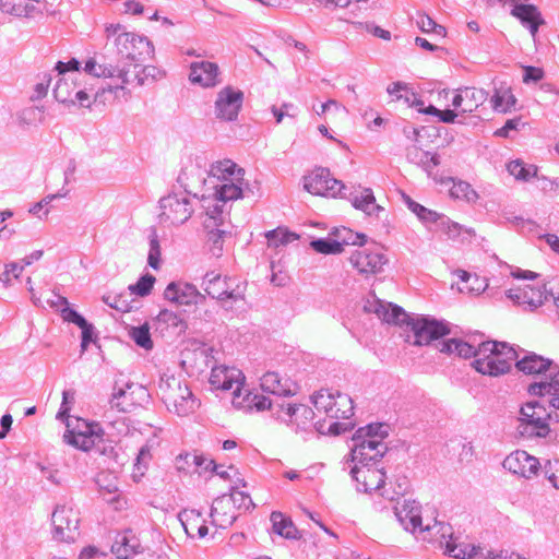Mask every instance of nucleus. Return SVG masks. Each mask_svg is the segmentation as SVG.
<instances>
[{
    "instance_id": "1",
    "label": "nucleus",
    "mask_w": 559,
    "mask_h": 559,
    "mask_svg": "<svg viewBox=\"0 0 559 559\" xmlns=\"http://www.w3.org/2000/svg\"><path fill=\"white\" fill-rule=\"evenodd\" d=\"M84 71L95 78L114 80V84L109 85V92L122 97L129 95L135 87L154 81L156 74L160 73L155 67H142L135 62L115 67L102 55L90 57L85 61Z\"/></svg>"
},
{
    "instance_id": "2",
    "label": "nucleus",
    "mask_w": 559,
    "mask_h": 559,
    "mask_svg": "<svg viewBox=\"0 0 559 559\" xmlns=\"http://www.w3.org/2000/svg\"><path fill=\"white\" fill-rule=\"evenodd\" d=\"M396 515L404 527L423 540L431 542L435 533L441 537L450 534V524L437 521L436 511L423 510L414 500H404L396 507Z\"/></svg>"
},
{
    "instance_id": "3",
    "label": "nucleus",
    "mask_w": 559,
    "mask_h": 559,
    "mask_svg": "<svg viewBox=\"0 0 559 559\" xmlns=\"http://www.w3.org/2000/svg\"><path fill=\"white\" fill-rule=\"evenodd\" d=\"M516 359L515 349L508 343L487 341L478 345L472 366L483 376L499 377L508 373Z\"/></svg>"
},
{
    "instance_id": "4",
    "label": "nucleus",
    "mask_w": 559,
    "mask_h": 559,
    "mask_svg": "<svg viewBox=\"0 0 559 559\" xmlns=\"http://www.w3.org/2000/svg\"><path fill=\"white\" fill-rule=\"evenodd\" d=\"M312 403L318 414L325 415L332 420L328 428L330 433L340 435L349 428L348 424L340 421L354 415V404L348 395L320 390L312 395Z\"/></svg>"
},
{
    "instance_id": "5",
    "label": "nucleus",
    "mask_w": 559,
    "mask_h": 559,
    "mask_svg": "<svg viewBox=\"0 0 559 559\" xmlns=\"http://www.w3.org/2000/svg\"><path fill=\"white\" fill-rule=\"evenodd\" d=\"M158 395L167 409L178 416H188L199 406L187 381L175 374L164 373L162 376Z\"/></svg>"
},
{
    "instance_id": "6",
    "label": "nucleus",
    "mask_w": 559,
    "mask_h": 559,
    "mask_svg": "<svg viewBox=\"0 0 559 559\" xmlns=\"http://www.w3.org/2000/svg\"><path fill=\"white\" fill-rule=\"evenodd\" d=\"M385 435L381 424L368 425L356 431L352 449V457L356 465L376 463L384 454L386 450L383 443Z\"/></svg>"
},
{
    "instance_id": "7",
    "label": "nucleus",
    "mask_w": 559,
    "mask_h": 559,
    "mask_svg": "<svg viewBox=\"0 0 559 559\" xmlns=\"http://www.w3.org/2000/svg\"><path fill=\"white\" fill-rule=\"evenodd\" d=\"M67 442L82 451L97 449L100 453L112 452V447L107 445L104 439V430L96 423H88L81 418L68 420Z\"/></svg>"
},
{
    "instance_id": "8",
    "label": "nucleus",
    "mask_w": 559,
    "mask_h": 559,
    "mask_svg": "<svg viewBox=\"0 0 559 559\" xmlns=\"http://www.w3.org/2000/svg\"><path fill=\"white\" fill-rule=\"evenodd\" d=\"M203 287L209 296L221 302L243 301L246 297L245 283L215 272L206 273Z\"/></svg>"
},
{
    "instance_id": "9",
    "label": "nucleus",
    "mask_w": 559,
    "mask_h": 559,
    "mask_svg": "<svg viewBox=\"0 0 559 559\" xmlns=\"http://www.w3.org/2000/svg\"><path fill=\"white\" fill-rule=\"evenodd\" d=\"M245 377L237 368H230L224 365L212 368L210 384L215 390H234L231 403L236 407H245L248 404L239 401L242 393Z\"/></svg>"
},
{
    "instance_id": "10",
    "label": "nucleus",
    "mask_w": 559,
    "mask_h": 559,
    "mask_svg": "<svg viewBox=\"0 0 559 559\" xmlns=\"http://www.w3.org/2000/svg\"><path fill=\"white\" fill-rule=\"evenodd\" d=\"M193 213L191 200L186 194H168L160 200V218L171 225L187 222Z\"/></svg>"
},
{
    "instance_id": "11",
    "label": "nucleus",
    "mask_w": 559,
    "mask_h": 559,
    "mask_svg": "<svg viewBox=\"0 0 559 559\" xmlns=\"http://www.w3.org/2000/svg\"><path fill=\"white\" fill-rule=\"evenodd\" d=\"M147 390L139 383H128L112 394L111 407L121 413H131L143 406L148 400Z\"/></svg>"
},
{
    "instance_id": "12",
    "label": "nucleus",
    "mask_w": 559,
    "mask_h": 559,
    "mask_svg": "<svg viewBox=\"0 0 559 559\" xmlns=\"http://www.w3.org/2000/svg\"><path fill=\"white\" fill-rule=\"evenodd\" d=\"M80 518L74 508L58 506L52 513L53 535L63 542H73L79 535Z\"/></svg>"
},
{
    "instance_id": "13",
    "label": "nucleus",
    "mask_w": 559,
    "mask_h": 559,
    "mask_svg": "<svg viewBox=\"0 0 559 559\" xmlns=\"http://www.w3.org/2000/svg\"><path fill=\"white\" fill-rule=\"evenodd\" d=\"M305 189L313 194L321 197H337L344 189V185L334 179L328 168H317L305 177Z\"/></svg>"
},
{
    "instance_id": "14",
    "label": "nucleus",
    "mask_w": 559,
    "mask_h": 559,
    "mask_svg": "<svg viewBox=\"0 0 559 559\" xmlns=\"http://www.w3.org/2000/svg\"><path fill=\"white\" fill-rule=\"evenodd\" d=\"M349 263L361 276L370 277L383 270L386 259L377 250L359 248L352 252Z\"/></svg>"
},
{
    "instance_id": "15",
    "label": "nucleus",
    "mask_w": 559,
    "mask_h": 559,
    "mask_svg": "<svg viewBox=\"0 0 559 559\" xmlns=\"http://www.w3.org/2000/svg\"><path fill=\"white\" fill-rule=\"evenodd\" d=\"M243 93L233 86H225L217 93L215 116L219 120H235L241 109Z\"/></svg>"
},
{
    "instance_id": "16",
    "label": "nucleus",
    "mask_w": 559,
    "mask_h": 559,
    "mask_svg": "<svg viewBox=\"0 0 559 559\" xmlns=\"http://www.w3.org/2000/svg\"><path fill=\"white\" fill-rule=\"evenodd\" d=\"M549 413L538 402L526 403L521 408V421L531 429V435L546 437L549 432Z\"/></svg>"
},
{
    "instance_id": "17",
    "label": "nucleus",
    "mask_w": 559,
    "mask_h": 559,
    "mask_svg": "<svg viewBox=\"0 0 559 559\" xmlns=\"http://www.w3.org/2000/svg\"><path fill=\"white\" fill-rule=\"evenodd\" d=\"M115 44L121 57L132 61L140 60L153 51L150 41L134 33H121L116 37Z\"/></svg>"
},
{
    "instance_id": "18",
    "label": "nucleus",
    "mask_w": 559,
    "mask_h": 559,
    "mask_svg": "<svg viewBox=\"0 0 559 559\" xmlns=\"http://www.w3.org/2000/svg\"><path fill=\"white\" fill-rule=\"evenodd\" d=\"M430 543H437L440 547L444 548L445 554L456 559H473L477 558L481 547L474 544H468L453 536V530L450 525L449 536L441 537L440 533H435Z\"/></svg>"
},
{
    "instance_id": "19",
    "label": "nucleus",
    "mask_w": 559,
    "mask_h": 559,
    "mask_svg": "<svg viewBox=\"0 0 559 559\" xmlns=\"http://www.w3.org/2000/svg\"><path fill=\"white\" fill-rule=\"evenodd\" d=\"M352 473L358 489L365 492L377 491L385 483V473L377 463L355 465Z\"/></svg>"
},
{
    "instance_id": "20",
    "label": "nucleus",
    "mask_w": 559,
    "mask_h": 559,
    "mask_svg": "<svg viewBox=\"0 0 559 559\" xmlns=\"http://www.w3.org/2000/svg\"><path fill=\"white\" fill-rule=\"evenodd\" d=\"M487 93L475 86H464L455 90L452 106L460 114H472L487 100Z\"/></svg>"
},
{
    "instance_id": "21",
    "label": "nucleus",
    "mask_w": 559,
    "mask_h": 559,
    "mask_svg": "<svg viewBox=\"0 0 559 559\" xmlns=\"http://www.w3.org/2000/svg\"><path fill=\"white\" fill-rule=\"evenodd\" d=\"M503 466L513 474L530 478L538 472L539 462L527 452L518 450L504 459Z\"/></svg>"
},
{
    "instance_id": "22",
    "label": "nucleus",
    "mask_w": 559,
    "mask_h": 559,
    "mask_svg": "<svg viewBox=\"0 0 559 559\" xmlns=\"http://www.w3.org/2000/svg\"><path fill=\"white\" fill-rule=\"evenodd\" d=\"M411 330L414 336L413 344L417 346L428 345L448 333L443 324L426 319L413 322Z\"/></svg>"
},
{
    "instance_id": "23",
    "label": "nucleus",
    "mask_w": 559,
    "mask_h": 559,
    "mask_svg": "<svg viewBox=\"0 0 559 559\" xmlns=\"http://www.w3.org/2000/svg\"><path fill=\"white\" fill-rule=\"evenodd\" d=\"M189 79L193 84L214 87L221 82L219 67L211 61L193 62L190 66Z\"/></svg>"
},
{
    "instance_id": "24",
    "label": "nucleus",
    "mask_w": 559,
    "mask_h": 559,
    "mask_svg": "<svg viewBox=\"0 0 559 559\" xmlns=\"http://www.w3.org/2000/svg\"><path fill=\"white\" fill-rule=\"evenodd\" d=\"M164 296L167 300L177 305H193L205 299V296L201 294L193 285L183 283H170L165 292Z\"/></svg>"
},
{
    "instance_id": "25",
    "label": "nucleus",
    "mask_w": 559,
    "mask_h": 559,
    "mask_svg": "<svg viewBox=\"0 0 559 559\" xmlns=\"http://www.w3.org/2000/svg\"><path fill=\"white\" fill-rule=\"evenodd\" d=\"M179 521L186 534L191 538H203L209 533L204 514L195 509H186L180 512Z\"/></svg>"
},
{
    "instance_id": "26",
    "label": "nucleus",
    "mask_w": 559,
    "mask_h": 559,
    "mask_svg": "<svg viewBox=\"0 0 559 559\" xmlns=\"http://www.w3.org/2000/svg\"><path fill=\"white\" fill-rule=\"evenodd\" d=\"M511 15L518 19L521 24L528 28L531 35L535 37L544 19L538 9L531 3H515L511 10Z\"/></svg>"
},
{
    "instance_id": "27",
    "label": "nucleus",
    "mask_w": 559,
    "mask_h": 559,
    "mask_svg": "<svg viewBox=\"0 0 559 559\" xmlns=\"http://www.w3.org/2000/svg\"><path fill=\"white\" fill-rule=\"evenodd\" d=\"M238 516L236 507L231 504L230 498L224 495L216 498L212 506L211 518L212 523L221 528L230 526Z\"/></svg>"
},
{
    "instance_id": "28",
    "label": "nucleus",
    "mask_w": 559,
    "mask_h": 559,
    "mask_svg": "<svg viewBox=\"0 0 559 559\" xmlns=\"http://www.w3.org/2000/svg\"><path fill=\"white\" fill-rule=\"evenodd\" d=\"M528 392L533 395L547 397L548 403L559 409V370L550 371L549 379L530 384Z\"/></svg>"
},
{
    "instance_id": "29",
    "label": "nucleus",
    "mask_w": 559,
    "mask_h": 559,
    "mask_svg": "<svg viewBox=\"0 0 559 559\" xmlns=\"http://www.w3.org/2000/svg\"><path fill=\"white\" fill-rule=\"evenodd\" d=\"M261 389L265 392L289 396L297 392V384L287 378H282L277 372L269 371L261 378Z\"/></svg>"
},
{
    "instance_id": "30",
    "label": "nucleus",
    "mask_w": 559,
    "mask_h": 559,
    "mask_svg": "<svg viewBox=\"0 0 559 559\" xmlns=\"http://www.w3.org/2000/svg\"><path fill=\"white\" fill-rule=\"evenodd\" d=\"M141 549L142 545L140 539L130 530L117 534L111 546L112 552L120 559H129L139 554Z\"/></svg>"
},
{
    "instance_id": "31",
    "label": "nucleus",
    "mask_w": 559,
    "mask_h": 559,
    "mask_svg": "<svg viewBox=\"0 0 559 559\" xmlns=\"http://www.w3.org/2000/svg\"><path fill=\"white\" fill-rule=\"evenodd\" d=\"M318 116L334 126L335 128H342L346 124L348 111L340 103L334 99H329L326 103L320 104L318 107H313Z\"/></svg>"
},
{
    "instance_id": "32",
    "label": "nucleus",
    "mask_w": 559,
    "mask_h": 559,
    "mask_svg": "<svg viewBox=\"0 0 559 559\" xmlns=\"http://www.w3.org/2000/svg\"><path fill=\"white\" fill-rule=\"evenodd\" d=\"M547 290L544 288H536L531 285H525L522 288L510 289L509 297L514 299L520 305H526L532 309L540 307L547 299Z\"/></svg>"
},
{
    "instance_id": "33",
    "label": "nucleus",
    "mask_w": 559,
    "mask_h": 559,
    "mask_svg": "<svg viewBox=\"0 0 559 559\" xmlns=\"http://www.w3.org/2000/svg\"><path fill=\"white\" fill-rule=\"evenodd\" d=\"M46 0H19L16 3L10 4L0 0V9L3 12L19 17H34L41 13Z\"/></svg>"
},
{
    "instance_id": "34",
    "label": "nucleus",
    "mask_w": 559,
    "mask_h": 559,
    "mask_svg": "<svg viewBox=\"0 0 559 559\" xmlns=\"http://www.w3.org/2000/svg\"><path fill=\"white\" fill-rule=\"evenodd\" d=\"M211 175L222 181H243L245 170L230 159H223L211 166Z\"/></svg>"
},
{
    "instance_id": "35",
    "label": "nucleus",
    "mask_w": 559,
    "mask_h": 559,
    "mask_svg": "<svg viewBox=\"0 0 559 559\" xmlns=\"http://www.w3.org/2000/svg\"><path fill=\"white\" fill-rule=\"evenodd\" d=\"M454 275L457 277L456 285L459 290L464 294L478 295L488 286L486 278L479 277L476 274H471L464 270L455 271Z\"/></svg>"
},
{
    "instance_id": "36",
    "label": "nucleus",
    "mask_w": 559,
    "mask_h": 559,
    "mask_svg": "<svg viewBox=\"0 0 559 559\" xmlns=\"http://www.w3.org/2000/svg\"><path fill=\"white\" fill-rule=\"evenodd\" d=\"M491 104L493 110L503 114L509 112L514 108L516 98L507 83H500L495 86L493 94L491 96Z\"/></svg>"
},
{
    "instance_id": "37",
    "label": "nucleus",
    "mask_w": 559,
    "mask_h": 559,
    "mask_svg": "<svg viewBox=\"0 0 559 559\" xmlns=\"http://www.w3.org/2000/svg\"><path fill=\"white\" fill-rule=\"evenodd\" d=\"M388 93L394 103L402 102L409 107L424 106V103L417 98V95L407 84L401 82L392 83L388 86Z\"/></svg>"
},
{
    "instance_id": "38",
    "label": "nucleus",
    "mask_w": 559,
    "mask_h": 559,
    "mask_svg": "<svg viewBox=\"0 0 559 559\" xmlns=\"http://www.w3.org/2000/svg\"><path fill=\"white\" fill-rule=\"evenodd\" d=\"M247 486L246 481L237 477L231 491L224 495L226 498H230L231 504L236 507V511H248L253 507V502L249 492L242 490Z\"/></svg>"
},
{
    "instance_id": "39",
    "label": "nucleus",
    "mask_w": 559,
    "mask_h": 559,
    "mask_svg": "<svg viewBox=\"0 0 559 559\" xmlns=\"http://www.w3.org/2000/svg\"><path fill=\"white\" fill-rule=\"evenodd\" d=\"M518 369L526 374H539L551 371V361L537 355H530L514 362Z\"/></svg>"
},
{
    "instance_id": "40",
    "label": "nucleus",
    "mask_w": 559,
    "mask_h": 559,
    "mask_svg": "<svg viewBox=\"0 0 559 559\" xmlns=\"http://www.w3.org/2000/svg\"><path fill=\"white\" fill-rule=\"evenodd\" d=\"M374 313L379 319L391 324H403L407 320V313L399 306L378 302L374 306Z\"/></svg>"
},
{
    "instance_id": "41",
    "label": "nucleus",
    "mask_w": 559,
    "mask_h": 559,
    "mask_svg": "<svg viewBox=\"0 0 559 559\" xmlns=\"http://www.w3.org/2000/svg\"><path fill=\"white\" fill-rule=\"evenodd\" d=\"M271 521L273 525V531L275 534L285 537V538H299V532L294 525L293 521L289 518L284 516L281 512H273L271 514Z\"/></svg>"
},
{
    "instance_id": "42",
    "label": "nucleus",
    "mask_w": 559,
    "mask_h": 559,
    "mask_svg": "<svg viewBox=\"0 0 559 559\" xmlns=\"http://www.w3.org/2000/svg\"><path fill=\"white\" fill-rule=\"evenodd\" d=\"M440 352L462 358H477V348L466 342L451 338L442 343Z\"/></svg>"
},
{
    "instance_id": "43",
    "label": "nucleus",
    "mask_w": 559,
    "mask_h": 559,
    "mask_svg": "<svg viewBox=\"0 0 559 559\" xmlns=\"http://www.w3.org/2000/svg\"><path fill=\"white\" fill-rule=\"evenodd\" d=\"M76 91V84L70 78H61L55 87V97L60 103L74 104V93Z\"/></svg>"
},
{
    "instance_id": "44",
    "label": "nucleus",
    "mask_w": 559,
    "mask_h": 559,
    "mask_svg": "<svg viewBox=\"0 0 559 559\" xmlns=\"http://www.w3.org/2000/svg\"><path fill=\"white\" fill-rule=\"evenodd\" d=\"M451 198L465 201L475 202L478 199V194L472 188V186L465 181L452 180V186L449 190Z\"/></svg>"
},
{
    "instance_id": "45",
    "label": "nucleus",
    "mask_w": 559,
    "mask_h": 559,
    "mask_svg": "<svg viewBox=\"0 0 559 559\" xmlns=\"http://www.w3.org/2000/svg\"><path fill=\"white\" fill-rule=\"evenodd\" d=\"M243 181H224V183L216 189V198L221 201H233L237 200L242 195V185Z\"/></svg>"
},
{
    "instance_id": "46",
    "label": "nucleus",
    "mask_w": 559,
    "mask_h": 559,
    "mask_svg": "<svg viewBox=\"0 0 559 559\" xmlns=\"http://www.w3.org/2000/svg\"><path fill=\"white\" fill-rule=\"evenodd\" d=\"M404 202L407 204L408 209L416 214V216L426 223H435L439 219L440 215L430 209L423 206L421 204L413 201L408 195L402 193Z\"/></svg>"
},
{
    "instance_id": "47",
    "label": "nucleus",
    "mask_w": 559,
    "mask_h": 559,
    "mask_svg": "<svg viewBox=\"0 0 559 559\" xmlns=\"http://www.w3.org/2000/svg\"><path fill=\"white\" fill-rule=\"evenodd\" d=\"M156 323L162 332L168 331L169 329L182 331L185 328L182 320L175 312L167 309L158 313Z\"/></svg>"
},
{
    "instance_id": "48",
    "label": "nucleus",
    "mask_w": 559,
    "mask_h": 559,
    "mask_svg": "<svg viewBox=\"0 0 559 559\" xmlns=\"http://www.w3.org/2000/svg\"><path fill=\"white\" fill-rule=\"evenodd\" d=\"M267 245L278 248L298 239V235L284 228H276L266 234Z\"/></svg>"
},
{
    "instance_id": "49",
    "label": "nucleus",
    "mask_w": 559,
    "mask_h": 559,
    "mask_svg": "<svg viewBox=\"0 0 559 559\" xmlns=\"http://www.w3.org/2000/svg\"><path fill=\"white\" fill-rule=\"evenodd\" d=\"M129 335L138 346L146 350L153 348V341L151 338L150 326L147 323L131 328Z\"/></svg>"
},
{
    "instance_id": "50",
    "label": "nucleus",
    "mask_w": 559,
    "mask_h": 559,
    "mask_svg": "<svg viewBox=\"0 0 559 559\" xmlns=\"http://www.w3.org/2000/svg\"><path fill=\"white\" fill-rule=\"evenodd\" d=\"M417 26L424 33H433L437 36L443 38L447 36V29L442 25L437 24L429 15L426 13H418L416 20Z\"/></svg>"
},
{
    "instance_id": "51",
    "label": "nucleus",
    "mask_w": 559,
    "mask_h": 559,
    "mask_svg": "<svg viewBox=\"0 0 559 559\" xmlns=\"http://www.w3.org/2000/svg\"><path fill=\"white\" fill-rule=\"evenodd\" d=\"M354 205L356 209L364 211L368 215L376 214L381 210V207L376 203V199L370 191H366L360 198H356Z\"/></svg>"
},
{
    "instance_id": "52",
    "label": "nucleus",
    "mask_w": 559,
    "mask_h": 559,
    "mask_svg": "<svg viewBox=\"0 0 559 559\" xmlns=\"http://www.w3.org/2000/svg\"><path fill=\"white\" fill-rule=\"evenodd\" d=\"M311 247L323 254H336L343 251V243L332 239L314 240L311 242Z\"/></svg>"
},
{
    "instance_id": "53",
    "label": "nucleus",
    "mask_w": 559,
    "mask_h": 559,
    "mask_svg": "<svg viewBox=\"0 0 559 559\" xmlns=\"http://www.w3.org/2000/svg\"><path fill=\"white\" fill-rule=\"evenodd\" d=\"M242 391H243L245 395L242 396V394H241L240 397H239V401H245V403L248 404L243 408H252V407H254L258 411H265V409L271 408L272 403H271V401L267 397H265L263 395H253V396H251L250 393L247 390L242 389Z\"/></svg>"
},
{
    "instance_id": "54",
    "label": "nucleus",
    "mask_w": 559,
    "mask_h": 559,
    "mask_svg": "<svg viewBox=\"0 0 559 559\" xmlns=\"http://www.w3.org/2000/svg\"><path fill=\"white\" fill-rule=\"evenodd\" d=\"M508 171L515 179L528 180L536 175V168H526L521 160H512L508 164Z\"/></svg>"
},
{
    "instance_id": "55",
    "label": "nucleus",
    "mask_w": 559,
    "mask_h": 559,
    "mask_svg": "<svg viewBox=\"0 0 559 559\" xmlns=\"http://www.w3.org/2000/svg\"><path fill=\"white\" fill-rule=\"evenodd\" d=\"M151 460H152L151 449L148 447H143L138 454L136 463L134 465V471H133L134 478L142 477L145 475Z\"/></svg>"
},
{
    "instance_id": "56",
    "label": "nucleus",
    "mask_w": 559,
    "mask_h": 559,
    "mask_svg": "<svg viewBox=\"0 0 559 559\" xmlns=\"http://www.w3.org/2000/svg\"><path fill=\"white\" fill-rule=\"evenodd\" d=\"M160 257H162V250L156 235V231L153 230L151 238H150V252L147 257V263L154 270L159 269L160 263Z\"/></svg>"
},
{
    "instance_id": "57",
    "label": "nucleus",
    "mask_w": 559,
    "mask_h": 559,
    "mask_svg": "<svg viewBox=\"0 0 559 559\" xmlns=\"http://www.w3.org/2000/svg\"><path fill=\"white\" fill-rule=\"evenodd\" d=\"M154 283L155 277L153 275L146 274L142 276L134 285H130L129 289L132 294L143 297L151 293Z\"/></svg>"
},
{
    "instance_id": "58",
    "label": "nucleus",
    "mask_w": 559,
    "mask_h": 559,
    "mask_svg": "<svg viewBox=\"0 0 559 559\" xmlns=\"http://www.w3.org/2000/svg\"><path fill=\"white\" fill-rule=\"evenodd\" d=\"M97 484L100 492L106 495H116L118 491V486L116 481V477L110 474H100L97 477Z\"/></svg>"
},
{
    "instance_id": "59",
    "label": "nucleus",
    "mask_w": 559,
    "mask_h": 559,
    "mask_svg": "<svg viewBox=\"0 0 559 559\" xmlns=\"http://www.w3.org/2000/svg\"><path fill=\"white\" fill-rule=\"evenodd\" d=\"M103 299L111 308L117 309L121 312H127L130 309L129 302L121 295H118L115 293H108L106 296H104Z\"/></svg>"
},
{
    "instance_id": "60",
    "label": "nucleus",
    "mask_w": 559,
    "mask_h": 559,
    "mask_svg": "<svg viewBox=\"0 0 559 559\" xmlns=\"http://www.w3.org/2000/svg\"><path fill=\"white\" fill-rule=\"evenodd\" d=\"M23 267L24 265H20L19 263H11L7 265L5 270L1 275V280L7 284H11L13 281L19 280L20 274L23 271Z\"/></svg>"
},
{
    "instance_id": "61",
    "label": "nucleus",
    "mask_w": 559,
    "mask_h": 559,
    "mask_svg": "<svg viewBox=\"0 0 559 559\" xmlns=\"http://www.w3.org/2000/svg\"><path fill=\"white\" fill-rule=\"evenodd\" d=\"M60 197L59 194H52V195H48L46 198H44L41 201H39L38 203H36L31 210L29 212L36 216H38L39 218H43V217H47L48 214H49V211L46 210L44 211L43 214H40V212L43 211V209L45 206H47L53 199Z\"/></svg>"
},
{
    "instance_id": "62",
    "label": "nucleus",
    "mask_w": 559,
    "mask_h": 559,
    "mask_svg": "<svg viewBox=\"0 0 559 559\" xmlns=\"http://www.w3.org/2000/svg\"><path fill=\"white\" fill-rule=\"evenodd\" d=\"M93 98H94V94L87 93L83 88H80V90L76 88V91L74 93V104L73 105H79L81 107H90Z\"/></svg>"
},
{
    "instance_id": "63",
    "label": "nucleus",
    "mask_w": 559,
    "mask_h": 559,
    "mask_svg": "<svg viewBox=\"0 0 559 559\" xmlns=\"http://www.w3.org/2000/svg\"><path fill=\"white\" fill-rule=\"evenodd\" d=\"M544 78V71L542 68L536 67H525L524 68V76L523 81L525 83L530 81L538 82Z\"/></svg>"
},
{
    "instance_id": "64",
    "label": "nucleus",
    "mask_w": 559,
    "mask_h": 559,
    "mask_svg": "<svg viewBox=\"0 0 559 559\" xmlns=\"http://www.w3.org/2000/svg\"><path fill=\"white\" fill-rule=\"evenodd\" d=\"M123 7L126 14L140 15L144 12V7L142 3L135 0H127L123 3Z\"/></svg>"
}]
</instances>
